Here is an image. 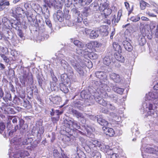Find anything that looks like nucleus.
<instances>
[{
    "mask_svg": "<svg viewBox=\"0 0 158 158\" xmlns=\"http://www.w3.org/2000/svg\"><path fill=\"white\" fill-rule=\"evenodd\" d=\"M2 21L5 30L6 29H11L12 22L7 18L3 17L2 19Z\"/></svg>",
    "mask_w": 158,
    "mask_h": 158,
    "instance_id": "nucleus-19",
    "label": "nucleus"
},
{
    "mask_svg": "<svg viewBox=\"0 0 158 158\" xmlns=\"http://www.w3.org/2000/svg\"><path fill=\"white\" fill-rule=\"evenodd\" d=\"M85 49V52L84 53L85 57L87 56L89 58L93 60H95L98 58V55L97 54L94 52H89L88 49Z\"/></svg>",
    "mask_w": 158,
    "mask_h": 158,
    "instance_id": "nucleus-25",
    "label": "nucleus"
},
{
    "mask_svg": "<svg viewBox=\"0 0 158 158\" xmlns=\"http://www.w3.org/2000/svg\"><path fill=\"white\" fill-rule=\"evenodd\" d=\"M113 46L114 50L118 52H121V48L118 44L116 42H114L113 44Z\"/></svg>",
    "mask_w": 158,
    "mask_h": 158,
    "instance_id": "nucleus-38",
    "label": "nucleus"
},
{
    "mask_svg": "<svg viewBox=\"0 0 158 158\" xmlns=\"http://www.w3.org/2000/svg\"><path fill=\"white\" fill-rule=\"evenodd\" d=\"M108 26H103L100 27L99 30L100 31V34H101L103 36H106L108 34V32L107 31Z\"/></svg>",
    "mask_w": 158,
    "mask_h": 158,
    "instance_id": "nucleus-29",
    "label": "nucleus"
},
{
    "mask_svg": "<svg viewBox=\"0 0 158 158\" xmlns=\"http://www.w3.org/2000/svg\"><path fill=\"white\" fill-rule=\"evenodd\" d=\"M100 145L99 147L100 148L102 151L106 153L107 154H111L112 150L111 148H110L109 146L106 145L101 142Z\"/></svg>",
    "mask_w": 158,
    "mask_h": 158,
    "instance_id": "nucleus-18",
    "label": "nucleus"
},
{
    "mask_svg": "<svg viewBox=\"0 0 158 158\" xmlns=\"http://www.w3.org/2000/svg\"><path fill=\"white\" fill-rule=\"evenodd\" d=\"M69 11L68 10H66L64 12V18L65 19L69 20L70 18V15L69 14Z\"/></svg>",
    "mask_w": 158,
    "mask_h": 158,
    "instance_id": "nucleus-52",
    "label": "nucleus"
},
{
    "mask_svg": "<svg viewBox=\"0 0 158 158\" xmlns=\"http://www.w3.org/2000/svg\"><path fill=\"white\" fill-rule=\"evenodd\" d=\"M95 75L96 77L100 79L99 81H97L95 82L94 84V87H95L94 89H95V91L94 92H97V90L98 88H99L100 87V85L99 86V84H96L95 83L97 82H98V83H100V82L102 83L103 84H105L104 83H103L102 81V80L105 79L106 77V75L105 73L102 71H98L96 72ZM99 85H100L99 84Z\"/></svg>",
    "mask_w": 158,
    "mask_h": 158,
    "instance_id": "nucleus-11",
    "label": "nucleus"
},
{
    "mask_svg": "<svg viewBox=\"0 0 158 158\" xmlns=\"http://www.w3.org/2000/svg\"><path fill=\"white\" fill-rule=\"evenodd\" d=\"M103 64L107 66L109 65L111 63L110 58L108 56L105 57L103 59Z\"/></svg>",
    "mask_w": 158,
    "mask_h": 158,
    "instance_id": "nucleus-42",
    "label": "nucleus"
},
{
    "mask_svg": "<svg viewBox=\"0 0 158 158\" xmlns=\"http://www.w3.org/2000/svg\"><path fill=\"white\" fill-rule=\"evenodd\" d=\"M11 29L12 28H15L17 30L20 29L21 27V23L18 21H15L14 22H12Z\"/></svg>",
    "mask_w": 158,
    "mask_h": 158,
    "instance_id": "nucleus-34",
    "label": "nucleus"
},
{
    "mask_svg": "<svg viewBox=\"0 0 158 158\" xmlns=\"http://www.w3.org/2000/svg\"><path fill=\"white\" fill-rule=\"evenodd\" d=\"M65 5L68 7H72L73 6H74L73 5L71 1L69 0H67L65 2Z\"/></svg>",
    "mask_w": 158,
    "mask_h": 158,
    "instance_id": "nucleus-54",
    "label": "nucleus"
},
{
    "mask_svg": "<svg viewBox=\"0 0 158 158\" xmlns=\"http://www.w3.org/2000/svg\"><path fill=\"white\" fill-rule=\"evenodd\" d=\"M101 45V44L100 43L97 41L92 42V46L94 48H98Z\"/></svg>",
    "mask_w": 158,
    "mask_h": 158,
    "instance_id": "nucleus-53",
    "label": "nucleus"
},
{
    "mask_svg": "<svg viewBox=\"0 0 158 158\" xmlns=\"http://www.w3.org/2000/svg\"><path fill=\"white\" fill-rule=\"evenodd\" d=\"M38 6L39 7L38 9L42 11L44 14V17L45 19V22L46 25L49 28H51L52 27V24L49 18L50 13L49 10L48 9V8L45 5H43V8L39 5Z\"/></svg>",
    "mask_w": 158,
    "mask_h": 158,
    "instance_id": "nucleus-8",
    "label": "nucleus"
},
{
    "mask_svg": "<svg viewBox=\"0 0 158 158\" xmlns=\"http://www.w3.org/2000/svg\"><path fill=\"white\" fill-rule=\"evenodd\" d=\"M52 112H51V115H57L56 120H58L59 118V115L63 113V111H60L59 110H56L53 111V110L52 109Z\"/></svg>",
    "mask_w": 158,
    "mask_h": 158,
    "instance_id": "nucleus-36",
    "label": "nucleus"
},
{
    "mask_svg": "<svg viewBox=\"0 0 158 158\" xmlns=\"http://www.w3.org/2000/svg\"><path fill=\"white\" fill-rule=\"evenodd\" d=\"M66 78L65 80L64 79V82L63 83L60 84V89L64 93H66L69 92L68 87H70L71 81L70 80V78L66 75Z\"/></svg>",
    "mask_w": 158,
    "mask_h": 158,
    "instance_id": "nucleus-12",
    "label": "nucleus"
},
{
    "mask_svg": "<svg viewBox=\"0 0 158 158\" xmlns=\"http://www.w3.org/2000/svg\"><path fill=\"white\" fill-rule=\"evenodd\" d=\"M141 150L142 151V155L143 158H146L144 156V154L143 153V151L145 152H146L149 153H156L158 154L157 153V149H155L153 148H143V146L141 148Z\"/></svg>",
    "mask_w": 158,
    "mask_h": 158,
    "instance_id": "nucleus-17",
    "label": "nucleus"
},
{
    "mask_svg": "<svg viewBox=\"0 0 158 158\" xmlns=\"http://www.w3.org/2000/svg\"><path fill=\"white\" fill-rule=\"evenodd\" d=\"M108 3L105 2L103 3L100 4V6H98V9L100 11L103 12V10L108 7Z\"/></svg>",
    "mask_w": 158,
    "mask_h": 158,
    "instance_id": "nucleus-35",
    "label": "nucleus"
},
{
    "mask_svg": "<svg viewBox=\"0 0 158 158\" xmlns=\"http://www.w3.org/2000/svg\"><path fill=\"white\" fill-rule=\"evenodd\" d=\"M139 44L141 45H143L146 43V40L143 37H142L139 41Z\"/></svg>",
    "mask_w": 158,
    "mask_h": 158,
    "instance_id": "nucleus-57",
    "label": "nucleus"
},
{
    "mask_svg": "<svg viewBox=\"0 0 158 158\" xmlns=\"http://www.w3.org/2000/svg\"><path fill=\"white\" fill-rule=\"evenodd\" d=\"M56 55L57 56V59L60 62V64L61 66H62L65 69V68L68 65V63L64 60L65 57L62 54L58 52L56 53Z\"/></svg>",
    "mask_w": 158,
    "mask_h": 158,
    "instance_id": "nucleus-15",
    "label": "nucleus"
},
{
    "mask_svg": "<svg viewBox=\"0 0 158 158\" xmlns=\"http://www.w3.org/2000/svg\"><path fill=\"white\" fill-rule=\"evenodd\" d=\"M69 60L72 66L80 76L84 75L83 68L85 66L89 69H91L93 67L92 62L87 59H86L85 60L84 64H81L79 63V57L75 55L69 57Z\"/></svg>",
    "mask_w": 158,
    "mask_h": 158,
    "instance_id": "nucleus-3",
    "label": "nucleus"
},
{
    "mask_svg": "<svg viewBox=\"0 0 158 158\" xmlns=\"http://www.w3.org/2000/svg\"><path fill=\"white\" fill-rule=\"evenodd\" d=\"M113 89L114 92L120 94H122L124 91V89L123 88L116 86H114L113 87Z\"/></svg>",
    "mask_w": 158,
    "mask_h": 158,
    "instance_id": "nucleus-39",
    "label": "nucleus"
},
{
    "mask_svg": "<svg viewBox=\"0 0 158 158\" xmlns=\"http://www.w3.org/2000/svg\"><path fill=\"white\" fill-rule=\"evenodd\" d=\"M10 5L9 1L6 0H0V11H1L6 6Z\"/></svg>",
    "mask_w": 158,
    "mask_h": 158,
    "instance_id": "nucleus-30",
    "label": "nucleus"
},
{
    "mask_svg": "<svg viewBox=\"0 0 158 158\" xmlns=\"http://www.w3.org/2000/svg\"><path fill=\"white\" fill-rule=\"evenodd\" d=\"M132 133L133 135L134 134L136 136H138L139 134V131H138L136 129H135L134 128H133V129L132 130Z\"/></svg>",
    "mask_w": 158,
    "mask_h": 158,
    "instance_id": "nucleus-59",
    "label": "nucleus"
},
{
    "mask_svg": "<svg viewBox=\"0 0 158 158\" xmlns=\"http://www.w3.org/2000/svg\"><path fill=\"white\" fill-rule=\"evenodd\" d=\"M5 128V126L3 123H0V133L2 134Z\"/></svg>",
    "mask_w": 158,
    "mask_h": 158,
    "instance_id": "nucleus-58",
    "label": "nucleus"
},
{
    "mask_svg": "<svg viewBox=\"0 0 158 158\" xmlns=\"http://www.w3.org/2000/svg\"><path fill=\"white\" fill-rule=\"evenodd\" d=\"M3 100L6 102H8V100L11 101V95L10 94L7 93L6 94V96L4 97H2Z\"/></svg>",
    "mask_w": 158,
    "mask_h": 158,
    "instance_id": "nucleus-47",
    "label": "nucleus"
},
{
    "mask_svg": "<svg viewBox=\"0 0 158 158\" xmlns=\"http://www.w3.org/2000/svg\"><path fill=\"white\" fill-rule=\"evenodd\" d=\"M131 40L129 38L125 36L122 43V44L125 49L128 52H131L133 49V47L131 44Z\"/></svg>",
    "mask_w": 158,
    "mask_h": 158,
    "instance_id": "nucleus-14",
    "label": "nucleus"
},
{
    "mask_svg": "<svg viewBox=\"0 0 158 158\" xmlns=\"http://www.w3.org/2000/svg\"><path fill=\"white\" fill-rule=\"evenodd\" d=\"M0 56L5 62L8 63L9 62V59L5 55L1 54H0Z\"/></svg>",
    "mask_w": 158,
    "mask_h": 158,
    "instance_id": "nucleus-56",
    "label": "nucleus"
},
{
    "mask_svg": "<svg viewBox=\"0 0 158 158\" xmlns=\"http://www.w3.org/2000/svg\"><path fill=\"white\" fill-rule=\"evenodd\" d=\"M110 79L116 83H118L122 80V77L120 75L117 73H112L109 74Z\"/></svg>",
    "mask_w": 158,
    "mask_h": 158,
    "instance_id": "nucleus-20",
    "label": "nucleus"
},
{
    "mask_svg": "<svg viewBox=\"0 0 158 158\" xmlns=\"http://www.w3.org/2000/svg\"><path fill=\"white\" fill-rule=\"evenodd\" d=\"M28 73L26 72H23V74L20 79V81L22 83L25 84L26 82L28 81H32V79L31 77H28Z\"/></svg>",
    "mask_w": 158,
    "mask_h": 158,
    "instance_id": "nucleus-22",
    "label": "nucleus"
},
{
    "mask_svg": "<svg viewBox=\"0 0 158 158\" xmlns=\"http://www.w3.org/2000/svg\"><path fill=\"white\" fill-rule=\"evenodd\" d=\"M84 127L87 133H90L93 131L94 128H92L91 126H89L87 125H84Z\"/></svg>",
    "mask_w": 158,
    "mask_h": 158,
    "instance_id": "nucleus-46",
    "label": "nucleus"
},
{
    "mask_svg": "<svg viewBox=\"0 0 158 158\" xmlns=\"http://www.w3.org/2000/svg\"><path fill=\"white\" fill-rule=\"evenodd\" d=\"M104 133L106 135L109 136H113L115 134V132L114 130L112 128L103 127L102 128Z\"/></svg>",
    "mask_w": 158,
    "mask_h": 158,
    "instance_id": "nucleus-24",
    "label": "nucleus"
},
{
    "mask_svg": "<svg viewBox=\"0 0 158 158\" xmlns=\"http://www.w3.org/2000/svg\"><path fill=\"white\" fill-rule=\"evenodd\" d=\"M104 14L105 16L110 15L112 12L111 10L108 7L103 11Z\"/></svg>",
    "mask_w": 158,
    "mask_h": 158,
    "instance_id": "nucleus-50",
    "label": "nucleus"
},
{
    "mask_svg": "<svg viewBox=\"0 0 158 158\" xmlns=\"http://www.w3.org/2000/svg\"><path fill=\"white\" fill-rule=\"evenodd\" d=\"M97 121L101 125L106 127L108 124V122L105 120L103 119L100 115L97 116Z\"/></svg>",
    "mask_w": 158,
    "mask_h": 158,
    "instance_id": "nucleus-28",
    "label": "nucleus"
},
{
    "mask_svg": "<svg viewBox=\"0 0 158 158\" xmlns=\"http://www.w3.org/2000/svg\"><path fill=\"white\" fill-rule=\"evenodd\" d=\"M92 143L94 144V146L96 147H99L100 146V145L101 144V142H99L97 140H92V141H91Z\"/></svg>",
    "mask_w": 158,
    "mask_h": 158,
    "instance_id": "nucleus-55",
    "label": "nucleus"
},
{
    "mask_svg": "<svg viewBox=\"0 0 158 158\" xmlns=\"http://www.w3.org/2000/svg\"><path fill=\"white\" fill-rule=\"evenodd\" d=\"M90 154L92 158H101V155L100 153L96 150L91 151Z\"/></svg>",
    "mask_w": 158,
    "mask_h": 158,
    "instance_id": "nucleus-33",
    "label": "nucleus"
},
{
    "mask_svg": "<svg viewBox=\"0 0 158 158\" xmlns=\"http://www.w3.org/2000/svg\"><path fill=\"white\" fill-rule=\"evenodd\" d=\"M18 117L13 116H10L8 117L9 120H12V122L13 123H17V119Z\"/></svg>",
    "mask_w": 158,
    "mask_h": 158,
    "instance_id": "nucleus-51",
    "label": "nucleus"
},
{
    "mask_svg": "<svg viewBox=\"0 0 158 158\" xmlns=\"http://www.w3.org/2000/svg\"><path fill=\"white\" fill-rule=\"evenodd\" d=\"M100 31L98 29H94L91 31L90 33L89 37L90 39H95L99 35Z\"/></svg>",
    "mask_w": 158,
    "mask_h": 158,
    "instance_id": "nucleus-26",
    "label": "nucleus"
},
{
    "mask_svg": "<svg viewBox=\"0 0 158 158\" xmlns=\"http://www.w3.org/2000/svg\"><path fill=\"white\" fill-rule=\"evenodd\" d=\"M24 121L23 119H20L19 121V127L23 129H25V127H27L28 126L26 124H24Z\"/></svg>",
    "mask_w": 158,
    "mask_h": 158,
    "instance_id": "nucleus-45",
    "label": "nucleus"
},
{
    "mask_svg": "<svg viewBox=\"0 0 158 158\" xmlns=\"http://www.w3.org/2000/svg\"><path fill=\"white\" fill-rule=\"evenodd\" d=\"M122 15V10H119L118 12L117 19L116 20V22L118 23L120 17Z\"/></svg>",
    "mask_w": 158,
    "mask_h": 158,
    "instance_id": "nucleus-64",
    "label": "nucleus"
},
{
    "mask_svg": "<svg viewBox=\"0 0 158 158\" xmlns=\"http://www.w3.org/2000/svg\"><path fill=\"white\" fill-rule=\"evenodd\" d=\"M158 107V106L154 105L151 101L144 103L143 108L145 110L148 111V116H151L152 118L158 117V111L155 110V109Z\"/></svg>",
    "mask_w": 158,
    "mask_h": 158,
    "instance_id": "nucleus-5",
    "label": "nucleus"
},
{
    "mask_svg": "<svg viewBox=\"0 0 158 158\" xmlns=\"http://www.w3.org/2000/svg\"><path fill=\"white\" fill-rule=\"evenodd\" d=\"M76 8H77L76 7L75 8H73L72 9L71 11L73 14L77 15H78L80 14V12L77 10Z\"/></svg>",
    "mask_w": 158,
    "mask_h": 158,
    "instance_id": "nucleus-60",
    "label": "nucleus"
},
{
    "mask_svg": "<svg viewBox=\"0 0 158 158\" xmlns=\"http://www.w3.org/2000/svg\"><path fill=\"white\" fill-rule=\"evenodd\" d=\"M120 52H118L115 53L114 54V57L117 60L121 62H124L125 61L124 58Z\"/></svg>",
    "mask_w": 158,
    "mask_h": 158,
    "instance_id": "nucleus-31",
    "label": "nucleus"
},
{
    "mask_svg": "<svg viewBox=\"0 0 158 158\" xmlns=\"http://www.w3.org/2000/svg\"><path fill=\"white\" fill-rule=\"evenodd\" d=\"M149 5V4L143 1H142L140 2V7L142 10H144L146 6Z\"/></svg>",
    "mask_w": 158,
    "mask_h": 158,
    "instance_id": "nucleus-49",
    "label": "nucleus"
},
{
    "mask_svg": "<svg viewBox=\"0 0 158 158\" xmlns=\"http://www.w3.org/2000/svg\"><path fill=\"white\" fill-rule=\"evenodd\" d=\"M12 14L13 17L17 19L18 17L24 18L25 16L27 17L28 12L25 11L22 8L17 6L12 9Z\"/></svg>",
    "mask_w": 158,
    "mask_h": 158,
    "instance_id": "nucleus-6",
    "label": "nucleus"
},
{
    "mask_svg": "<svg viewBox=\"0 0 158 158\" xmlns=\"http://www.w3.org/2000/svg\"><path fill=\"white\" fill-rule=\"evenodd\" d=\"M85 49H87L85 46L83 48H78L76 49V53L80 56H84L85 57V55L84 53L85 52Z\"/></svg>",
    "mask_w": 158,
    "mask_h": 158,
    "instance_id": "nucleus-32",
    "label": "nucleus"
},
{
    "mask_svg": "<svg viewBox=\"0 0 158 158\" xmlns=\"http://www.w3.org/2000/svg\"><path fill=\"white\" fill-rule=\"evenodd\" d=\"M71 112L74 116L81 119V122L82 123L84 124L85 123L86 120L85 118V114H84L79 111L74 109L72 110Z\"/></svg>",
    "mask_w": 158,
    "mask_h": 158,
    "instance_id": "nucleus-13",
    "label": "nucleus"
},
{
    "mask_svg": "<svg viewBox=\"0 0 158 158\" xmlns=\"http://www.w3.org/2000/svg\"><path fill=\"white\" fill-rule=\"evenodd\" d=\"M109 155H111V158H118V155L116 153H114V152L112 150V152L111 154H108Z\"/></svg>",
    "mask_w": 158,
    "mask_h": 158,
    "instance_id": "nucleus-63",
    "label": "nucleus"
},
{
    "mask_svg": "<svg viewBox=\"0 0 158 158\" xmlns=\"http://www.w3.org/2000/svg\"><path fill=\"white\" fill-rule=\"evenodd\" d=\"M54 156L55 158H69L67 156L63 153H61V156L60 153L56 150H54L53 152Z\"/></svg>",
    "mask_w": 158,
    "mask_h": 158,
    "instance_id": "nucleus-27",
    "label": "nucleus"
},
{
    "mask_svg": "<svg viewBox=\"0 0 158 158\" xmlns=\"http://www.w3.org/2000/svg\"><path fill=\"white\" fill-rule=\"evenodd\" d=\"M100 83V86L99 88H98L97 90V92H94L95 95L96 96L99 97L100 96L102 98H107L109 97L112 102L118 104L119 101L118 96L115 94H110L109 93H107V92H109L110 90V88L107 86L106 84H103L102 83ZM96 84H99L100 86L99 83L98 82H97L95 83Z\"/></svg>",
    "mask_w": 158,
    "mask_h": 158,
    "instance_id": "nucleus-4",
    "label": "nucleus"
},
{
    "mask_svg": "<svg viewBox=\"0 0 158 158\" xmlns=\"http://www.w3.org/2000/svg\"><path fill=\"white\" fill-rule=\"evenodd\" d=\"M31 138H21L19 139H14L11 141V144L13 146L9 150V155L10 158H19L25 157L29 155L28 152L24 150H19L15 153V150L14 149H17L23 148L25 147V145H27L31 143Z\"/></svg>",
    "mask_w": 158,
    "mask_h": 158,
    "instance_id": "nucleus-1",
    "label": "nucleus"
},
{
    "mask_svg": "<svg viewBox=\"0 0 158 158\" xmlns=\"http://www.w3.org/2000/svg\"><path fill=\"white\" fill-rule=\"evenodd\" d=\"M18 35L21 38H23L24 37V34L23 33L22 31L20 29L17 30Z\"/></svg>",
    "mask_w": 158,
    "mask_h": 158,
    "instance_id": "nucleus-62",
    "label": "nucleus"
},
{
    "mask_svg": "<svg viewBox=\"0 0 158 158\" xmlns=\"http://www.w3.org/2000/svg\"><path fill=\"white\" fill-rule=\"evenodd\" d=\"M82 14L85 17H87L91 12V9L89 7H85L83 10Z\"/></svg>",
    "mask_w": 158,
    "mask_h": 158,
    "instance_id": "nucleus-37",
    "label": "nucleus"
},
{
    "mask_svg": "<svg viewBox=\"0 0 158 158\" xmlns=\"http://www.w3.org/2000/svg\"><path fill=\"white\" fill-rule=\"evenodd\" d=\"M81 103V102L80 101L77 100L73 102V105L75 107L80 109L81 106H82Z\"/></svg>",
    "mask_w": 158,
    "mask_h": 158,
    "instance_id": "nucleus-44",
    "label": "nucleus"
},
{
    "mask_svg": "<svg viewBox=\"0 0 158 158\" xmlns=\"http://www.w3.org/2000/svg\"><path fill=\"white\" fill-rule=\"evenodd\" d=\"M91 93L92 92L90 91V94H89L85 90H82L81 93V97L85 99L84 102L86 105H90V103L91 102V100L93 98L96 102L103 106L106 107L108 109L111 110H115V107L113 104L110 103L108 104L107 102L102 98V97L99 96V97L96 96L95 94Z\"/></svg>",
    "mask_w": 158,
    "mask_h": 158,
    "instance_id": "nucleus-2",
    "label": "nucleus"
},
{
    "mask_svg": "<svg viewBox=\"0 0 158 158\" xmlns=\"http://www.w3.org/2000/svg\"><path fill=\"white\" fill-rule=\"evenodd\" d=\"M140 17L139 15L131 17L130 20L133 22H137L140 19Z\"/></svg>",
    "mask_w": 158,
    "mask_h": 158,
    "instance_id": "nucleus-48",
    "label": "nucleus"
},
{
    "mask_svg": "<svg viewBox=\"0 0 158 158\" xmlns=\"http://www.w3.org/2000/svg\"><path fill=\"white\" fill-rule=\"evenodd\" d=\"M64 126L66 127L65 129L68 132L72 129V127L76 130L80 128V126L77 122L73 120H66L65 122Z\"/></svg>",
    "mask_w": 158,
    "mask_h": 158,
    "instance_id": "nucleus-9",
    "label": "nucleus"
},
{
    "mask_svg": "<svg viewBox=\"0 0 158 158\" xmlns=\"http://www.w3.org/2000/svg\"><path fill=\"white\" fill-rule=\"evenodd\" d=\"M64 1V0H44V2L45 3L44 5H45L47 7V5L50 7H53L56 9H61Z\"/></svg>",
    "mask_w": 158,
    "mask_h": 158,
    "instance_id": "nucleus-7",
    "label": "nucleus"
},
{
    "mask_svg": "<svg viewBox=\"0 0 158 158\" xmlns=\"http://www.w3.org/2000/svg\"><path fill=\"white\" fill-rule=\"evenodd\" d=\"M49 99L53 103L56 104H60L61 102L60 97L57 96L51 95L49 97Z\"/></svg>",
    "mask_w": 158,
    "mask_h": 158,
    "instance_id": "nucleus-21",
    "label": "nucleus"
},
{
    "mask_svg": "<svg viewBox=\"0 0 158 158\" xmlns=\"http://www.w3.org/2000/svg\"><path fill=\"white\" fill-rule=\"evenodd\" d=\"M1 109L2 110H4V112L6 113H10V111L12 110V109L10 107H7L5 106H3L2 107H1Z\"/></svg>",
    "mask_w": 158,
    "mask_h": 158,
    "instance_id": "nucleus-43",
    "label": "nucleus"
},
{
    "mask_svg": "<svg viewBox=\"0 0 158 158\" xmlns=\"http://www.w3.org/2000/svg\"><path fill=\"white\" fill-rule=\"evenodd\" d=\"M53 18L55 21L62 22L64 19V15L62 11L59 10H58L56 13L53 14Z\"/></svg>",
    "mask_w": 158,
    "mask_h": 158,
    "instance_id": "nucleus-16",
    "label": "nucleus"
},
{
    "mask_svg": "<svg viewBox=\"0 0 158 158\" xmlns=\"http://www.w3.org/2000/svg\"><path fill=\"white\" fill-rule=\"evenodd\" d=\"M44 131V128L42 126H40L38 129H37V135L38 136L40 137L41 135L43 134Z\"/></svg>",
    "mask_w": 158,
    "mask_h": 158,
    "instance_id": "nucleus-41",
    "label": "nucleus"
},
{
    "mask_svg": "<svg viewBox=\"0 0 158 158\" xmlns=\"http://www.w3.org/2000/svg\"><path fill=\"white\" fill-rule=\"evenodd\" d=\"M87 4L86 0H74V6L76 8H81L83 6Z\"/></svg>",
    "mask_w": 158,
    "mask_h": 158,
    "instance_id": "nucleus-23",
    "label": "nucleus"
},
{
    "mask_svg": "<svg viewBox=\"0 0 158 158\" xmlns=\"http://www.w3.org/2000/svg\"><path fill=\"white\" fill-rule=\"evenodd\" d=\"M147 100L151 101L154 105L158 106V92H150L146 95Z\"/></svg>",
    "mask_w": 158,
    "mask_h": 158,
    "instance_id": "nucleus-10",
    "label": "nucleus"
},
{
    "mask_svg": "<svg viewBox=\"0 0 158 158\" xmlns=\"http://www.w3.org/2000/svg\"><path fill=\"white\" fill-rule=\"evenodd\" d=\"M73 43L78 48H83V47L85 46V45L84 44L78 40L74 41Z\"/></svg>",
    "mask_w": 158,
    "mask_h": 158,
    "instance_id": "nucleus-40",
    "label": "nucleus"
},
{
    "mask_svg": "<svg viewBox=\"0 0 158 158\" xmlns=\"http://www.w3.org/2000/svg\"><path fill=\"white\" fill-rule=\"evenodd\" d=\"M65 69H66L67 71L69 72L70 73H73V69L68 64V66L66 67Z\"/></svg>",
    "mask_w": 158,
    "mask_h": 158,
    "instance_id": "nucleus-61",
    "label": "nucleus"
}]
</instances>
